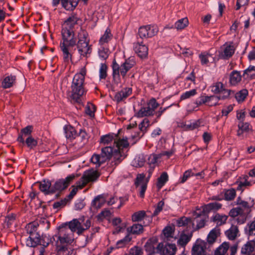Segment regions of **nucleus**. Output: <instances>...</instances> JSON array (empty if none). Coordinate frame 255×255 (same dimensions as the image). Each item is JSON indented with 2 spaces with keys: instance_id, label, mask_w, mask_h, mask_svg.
<instances>
[{
  "instance_id": "8fccbe9b",
  "label": "nucleus",
  "mask_w": 255,
  "mask_h": 255,
  "mask_svg": "<svg viewBox=\"0 0 255 255\" xmlns=\"http://www.w3.org/2000/svg\"><path fill=\"white\" fill-rule=\"evenodd\" d=\"M160 158V155L159 154H150L148 158V163L149 166H154L155 167Z\"/></svg>"
},
{
  "instance_id": "9d476101",
  "label": "nucleus",
  "mask_w": 255,
  "mask_h": 255,
  "mask_svg": "<svg viewBox=\"0 0 255 255\" xmlns=\"http://www.w3.org/2000/svg\"><path fill=\"white\" fill-rule=\"evenodd\" d=\"M211 91L216 94L222 99H226L229 97L232 91L225 88L224 84L221 82H216L211 86Z\"/></svg>"
},
{
  "instance_id": "f3484780",
  "label": "nucleus",
  "mask_w": 255,
  "mask_h": 255,
  "mask_svg": "<svg viewBox=\"0 0 255 255\" xmlns=\"http://www.w3.org/2000/svg\"><path fill=\"white\" fill-rule=\"evenodd\" d=\"M58 255H72L74 249L71 245H56Z\"/></svg>"
},
{
  "instance_id": "6e6d98bb",
  "label": "nucleus",
  "mask_w": 255,
  "mask_h": 255,
  "mask_svg": "<svg viewBox=\"0 0 255 255\" xmlns=\"http://www.w3.org/2000/svg\"><path fill=\"white\" fill-rule=\"evenodd\" d=\"M143 135V133L141 131H134V134H132L130 137L128 138V140L130 143L134 144Z\"/></svg>"
},
{
  "instance_id": "0e129e2a",
  "label": "nucleus",
  "mask_w": 255,
  "mask_h": 255,
  "mask_svg": "<svg viewBox=\"0 0 255 255\" xmlns=\"http://www.w3.org/2000/svg\"><path fill=\"white\" fill-rule=\"evenodd\" d=\"M222 99L218 96H211L209 102L207 104L209 106H214L218 104L219 101Z\"/></svg>"
},
{
  "instance_id": "e2e57ef3",
  "label": "nucleus",
  "mask_w": 255,
  "mask_h": 255,
  "mask_svg": "<svg viewBox=\"0 0 255 255\" xmlns=\"http://www.w3.org/2000/svg\"><path fill=\"white\" fill-rule=\"evenodd\" d=\"M174 232V229L172 227H166L163 230V234L166 238L172 237Z\"/></svg>"
},
{
  "instance_id": "aec40b11",
  "label": "nucleus",
  "mask_w": 255,
  "mask_h": 255,
  "mask_svg": "<svg viewBox=\"0 0 255 255\" xmlns=\"http://www.w3.org/2000/svg\"><path fill=\"white\" fill-rule=\"evenodd\" d=\"M239 231L238 227L235 225H232L231 227L225 232V235L230 240H235L238 236Z\"/></svg>"
},
{
  "instance_id": "680f3d73",
  "label": "nucleus",
  "mask_w": 255,
  "mask_h": 255,
  "mask_svg": "<svg viewBox=\"0 0 255 255\" xmlns=\"http://www.w3.org/2000/svg\"><path fill=\"white\" fill-rule=\"evenodd\" d=\"M149 126V121L147 119H144L139 125V129L140 131L144 133L146 131V128Z\"/></svg>"
},
{
  "instance_id": "f8f14e48",
  "label": "nucleus",
  "mask_w": 255,
  "mask_h": 255,
  "mask_svg": "<svg viewBox=\"0 0 255 255\" xmlns=\"http://www.w3.org/2000/svg\"><path fill=\"white\" fill-rule=\"evenodd\" d=\"M206 243L201 240L197 239L192 249V255H211L206 252Z\"/></svg>"
},
{
  "instance_id": "2f4dec72",
  "label": "nucleus",
  "mask_w": 255,
  "mask_h": 255,
  "mask_svg": "<svg viewBox=\"0 0 255 255\" xmlns=\"http://www.w3.org/2000/svg\"><path fill=\"white\" fill-rule=\"evenodd\" d=\"M248 176L247 175H243L240 177L239 181H238V186L237 187V190L243 191L244 190V188L247 186L251 185L250 182L248 181Z\"/></svg>"
},
{
  "instance_id": "cd10ccee",
  "label": "nucleus",
  "mask_w": 255,
  "mask_h": 255,
  "mask_svg": "<svg viewBox=\"0 0 255 255\" xmlns=\"http://www.w3.org/2000/svg\"><path fill=\"white\" fill-rule=\"evenodd\" d=\"M16 77L14 76H6L1 82V86L3 89L9 88L13 85L15 82Z\"/></svg>"
},
{
  "instance_id": "2eb2a0df",
  "label": "nucleus",
  "mask_w": 255,
  "mask_h": 255,
  "mask_svg": "<svg viewBox=\"0 0 255 255\" xmlns=\"http://www.w3.org/2000/svg\"><path fill=\"white\" fill-rule=\"evenodd\" d=\"M122 139L123 138H118V136L116 134H108L101 137L100 143L101 145H108L112 142L115 144V140L119 141Z\"/></svg>"
},
{
  "instance_id": "7ed1b4c3",
  "label": "nucleus",
  "mask_w": 255,
  "mask_h": 255,
  "mask_svg": "<svg viewBox=\"0 0 255 255\" xmlns=\"http://www.w3.org/2000/svg\"><path fill=\"white\" fill-rule=\"evenodd\" d=\"M128 138L124 137L122 140H115V145L113 146H107L102 148L101 153L106 160L113 156L115 164H118L125 158L122 150L128 147Z\"/></svg>"
},
{
  "instance_id": "dca6fc26",
  "label": "nucleus",
  "mask_w": 255,
  "mask_h": 255,
  "mask_svg": "<svg viewBox=\"0 0 255 255\" xmlns=\"http://www.w3.org/2000/svg\"><path fill=\"white\" fill-rule=\"evenodd\" d=\"M133 49L135 53L141 58L146 57L148 54V48L144 44L140 43H134Z\"/></svg>"
},
{
  "instance_id": "c85d7f7f",
  "label": "nucleus",
  "mask_w": 255,
  "mask_h": 255,
  "mask_svg": "<svg viewBox=\"0 0 255 255\" xmlns=\"http://www.w3.org/2000/svg\"><path fill=\"white\" fill-rule=\"evenodd\" d=\"M25 243L27 246L34 247L38 244L41 243L40 237L36 236L34 234L29 236L26 240Z\"/></svg>"
},
{
  "instance_id": "393cba45",
  "label": "nucleus",
  "mask_w": 255,
  "mask_h": 255,
  "mask_svg": "<svg viewBox=\"0 0 255 255\" xmlns=\"http://www.w3.org/2000/svg\"><path fill=\"white\" fill-rule=\"evenodd\" d=\"M255 249V241L254 240H251L248 241L242 247L241 253L245 255H250L252 253Z\"/></svg>"
},
{
  "instance_id": "5fc2aeb1",
  "label": "nucleus",
  "mask_w": 255,
  "mask_h": 255,
  "mask_svg": "<svg viewBox=\"0 0 255 255\" xmlns=\"http://www.w3.org/2000/svg\"><path fill=\"white\" fill-rule=\"evenodd\" d=\"M145 212L143 211H140L134 213L131 217L132 221L138 222L142 220L145 217Z\"/></svg>"
},
{
  "instance_id": "4c0bfd02",
  "label": "nucleus",
  "mask_w": 255,
  "mask_h": 255,
  "mask_svg": "<svg viewBox=\"0 0 255 255\" xmlns=\"http://www.w3.org/2000/svg\"><path fill=\"white\" fill-rule=\"evenodd\" d=\"M107 160L103 156L102 153L101 155L94 154L91 158V161L95 164L96 166H100V165L104 163Z\"/></svg>"
},
{
  "instance_id": "0eeeda50",
  "label": "nucleus",
  "mask_w": 255,
  "mask_h": 255,
  "mask_svg": "<svg viewBox=\"0 0 255 255\" xmlns=\"http://www.w3.org/2000/svg\"><path fill=\"white\" fill-rule=\"evenodd\" d=\"M135 64V61L133 57H130L126 60L121 66L116 61L113 63V75L115 80L119 79L121 74L123 77L126 75L127 72Z\"/></svg>"
},
{
  "instance_id": "3c124183",
  "label": "nucleus",
  "mask_w": 255,
  "mask_h": 255,
  "mask_svg": "<svg viewBox=\"0 0 255 255\" xmlns=\"http://www.w3.org/2000/svg\"><path fill=\"white\" fill-rule=\"evenodd\" d=\"M248 94V91L246 89H243L235 94V98L238 102H242L245 99Z\"/></svg>"
},
{
  "instance_id": "09e8293b",
  "label": "nucleus",
  "mask_w": 255,
  "mask_h": 255,
  "mask_svg": "<svg viewBox=\"0 0 255 255\" xmlns=\"http://www.w3.org/2000/svg\"><path fill=\"white\" fill-rule=\"evenodd\" d=\"M236 195L235 189L231 188L224 191L225 199L227 201L233 200Z\"/></svg>"
},
{
  "instance_id": "338daca9",
  "label": "nucleus",
  "mask_w": 255,
  "mask_h": 255,
  "mask_svg": "<svg viewBox=\"0 0 255 255\" xmlns=\"http://www.w3.org/2000/svg\"><path fill=\"white\" fill-rule=\"evenodd\" d=\"M191 219L185 217H181L177 222V225L179 227L184 226L191 222Z\"/></svg>"
},
{
  "instance_id": "473e14b6",
  "label": "nucleus",
  "mask_w": 255,
  "mask_h": 255,
  "mask_svg": "<svg viewBox=\"0 0 255 255\" xmlns=\"http://www.w3.org/2000/svg\"><path fill=\"white\" fill-rule=\"evenodd\" d=\"M145 160L146 158L144 155L140 154L135 156L132 161V164L134 167H140L144 165Z\"/></svg>"
},
{
  "instance_id": "79ce46f5",
  "label": "nucleus",
  "mask_w": 255,
  "mask_h": 255,
  "mask_svg": "<svg viewBox=\"0 0 255 255\" xmlns=\"http://www.w3.org/2000/svg\"><path fill=\"white\" fill-rule=\"evenodd\" d=\"M98 54L99 57L102 60H106L108 57L109 54V50L107 46L99 45Z\"/></svg>"
},
{
  "instance_id": "5701e85b",
  "label": "nucleus",
  "mask_w": 255,
  "mask_h": 255,
  "mask_svg": "<svg viewBox=\"0 0 255 255\" xmlns=\"http://www.w3.org/2000/svg\"><path fill=\"white\" fill-rule=\"evenodd\" d=\"M242 80V75L240 72L234 70L230 75V83L231 85H238Z\"/></svg>"
},
{
  "instance_id": "72a5a7b5",
  "label": "nucleus",
  "mask_w": 255,
  "mask_h": 255,
  "mask_svg": "<svg viewBox=\"0 0 255 255\" xmlns=\"http://www.w3.org/2000/svg\"><path fill=\"white\" fill-rule=\"evenodd\" d=\"M244 231L245 234L249 236L255 235V217L252 221L247 224Z\"/></svg>"
},
{
  "instance_id": "f257e3e1",
  "label": "nucleus",
  "mask_w": 255,
  "mask_h": 255,
  "mask_svg": "<svg viewBox=\"0 0 255 255\" xmlns=\"http://www.w3.org/2000/svg\"><path fill=\"white\" fill-rule=\"evenodd\" d=\"M91 225L90 220L84 217L74 219L61 225L59 227L56 245H71L74 240V233L76 232L80 235L88 229Z\"/></svg>"
},
{
  "instance_id": "37998d69",
  "label": "nucleus",
  "mask_w": 255,
  "mask_h": 255,
  "mask_svg": "<svg viewBox=\"0 0 255 255\" xmlns=\"http://www.w3.org/2000/svg\"><path fill=\"white\" fill-rule=\"evenodd\" d=\"M168 176L166 172H163L157 179V187L160 189L168 181Z\"/></svg>"
},
{
  "instance_id": "c03bdc74",
  "label": "nucleus",
  "mask_w": 255,
  "mask_h": 255,
  "mask_svg": "<svg viewBox=\"0 0 255 255\" xmlns=\"http://www.w3.org/2000/svg\"><path fill=\"white\" fill-rule=\"evenodd\" d=\"M243 76L246 78H255V66H250L247 69L244 71Z\"/></svg>"
},
{
  "instance_id": "603ef678",
  "label": "nucleus",
  "mask_w": 255,
  "mask_h": 255,
  "mask_svg": "<svg viewBox=\"0 0 255 255\" xmlns=\"http://www.w3.org/2000/svg\"><path fill=\"white\" fill-rule=\"evenodd\" d=\"M24 142L26 143L27 147L30 149H33L37 145V140L34 138L32 136L27 137Z\"/></svg>"
},
{
  "instance_id": "864d4df0",
  "label": "nucleus",
  "mask_w": 255,
  "mask_h": 255,
  "mask_svg": "<svg viewBox=\"0 0 255 255\" xmlns=\"http://www.w3.org/2000/svg\"><path fill=\"white\" fill-rule=\"evenodd\" d=\"M197 94L196 89H192L190 91H186L182 93L180 96V100H184L193 97Z\"/></svg>"
},
{
  "instance_id": "052dcab7",
  "label": "nucleus",
  "mask_w": 255,
  "mask_h": 255,
  "mask_svg": "<svg viewBox=\"0 0 255 255\" xmlns=\"http://www.w3.org/2000/svg\"><path fill=\"white\" fill-rule=\"evenodd\" d=\"M243 211L241 207L233 208L229 212V216L232 217H237Z\"/></svg>"
},
{
  "instance_id": "20e7f679",
  "label": "nucleus",
  "mask_w": 255,
  "mask_h": 255,
  "mask_svg": "<svg viewBox=\"0 0 255 255\" xmlns=\"http://www.w3.org/2000/svg\"><path fill=\"white\" fill-rule=\"evenodd\" d=\"M86 74V68L85 67H83L81 68L79 72L75 74L73 79L71 85L72 97L76 101L86 92L84 88V82Z\"/></svg>"
},
{
  "instance_id": "4be33fe9",
  "label": "nucleus",
  "mask_w": 255,
  "mask_h": 255,
  "mask_svg": "<svg viewBox=\"0 0 255 255\" xmlns=\"http://www.w3.org/2000/svg\"><path fill=\"white\" fill-rule=\"evenodd\" d=\"M192 234L191 233L185 234L182 232L177 240V244L181 247H185L187 243L191 240Z\"/></svg>"
},
{
  "instance_id": "49530a36",
  "label": "nucleus",
  "mask_w": 255,
  "mask_h": 255,
  "mask_svg": "<svg viewBox=\"0 0 255 255\" xmlns=\"http://www.w3.org/2000/svg\"><path fill=\"white\" fill-rule=\"evenodd\" d=\"M188 24V20L187 18L185 17L177 21L174 24V27L177 30H181L186 27Z\"/></svg>"
},
{
  "instance_id": "e433bc0d",
  "label": "nucleus",
  "mask_w": 255,
  "mask_h": 255,
  "mask_svg": "<svg viewBox=\"0 0 255 255\" xmlns=\"http://www.w3.org/2000/svg\"><path fill=\"white\" fill-rule=\"evenodd\" d=\"M38 226V224L36 222H31L27 225L26 229L29 236L34 234L36 236H40V235L36 232Z\"/></svg>"
},
{
  "instance_id": "412c9836",
  "label": "nucleus",
  "mask_w": 255,
  "mask_h": 255,
  "mask_svg": "<svg viewBox=\"0 0 255 255\" xmlns=\"http://www.w3.org/2000/svg\"><path fill=\"white\" fill-rule=\"evenodd\" d=\"M113 35L109 28H107L104 33L101 36L99 39V45L107 46L108 43L112 39Z\"/></svg>"
},
{
  "instance_id": "69168bd1",
  "label": "nucleus",
  "mask_w": 255,
  "mask_h": 255,
  "mask_svg": "<svg viewBox=\"0 0 255 255\" xmlns=\"http://www.w3.org/2000/svg\"><path fill=\"white\" fill-rule=\"evenodd\" d=\"M158 106L159 105L155 99H151L147 104V107L150 108L153 114H154L155 110L158 107Z\"/></svg>"
},
{
  "instance_id": "f704fd0d",
  "label": "nucleus",
  "mask_w": 255,
  "mask_h": 255,
  "mask_svg": "<svg viewBox=\"0 0 255 255\" xmlns=\"http://www.w3.org/2000/svg\"><path fill=\"white\" fill-rule=\"evenodd\" d=\"M65 137L67 138H74L76 136V131L75 128L70 125H66L64 127Z\"/></svg>"
},
{
  "instance_id": "423d86ee",
  "label": "nucleus",
  "mask_w": 255,
  "mask_h": 255,
  "mask_svg": "<svg viewBox=\"0 0 255 255\" xmlns=\"http://www.w3.org/2000/svg\"><path fill=\"white\" fill-rule=\"evenodd\" d=\"M99 175L98 172L94 169H91L84 172L82 178L76 183V187L74 188L71 191L69 196L73 198L76 194L78 189H82L88 182L95 181Z\"/></svg>"
},
{
  "instance_id": "c9c22d12",
  "label": "nucleus",
  "mask_w": 255,
  "mask_h": 255,
  "mask_svg": "<svg viewBox=\"0 0 255 255\" xmlns=\"http://www.w3.org/2000/svg\"><path fill=\"white\" fill-rule=\"evenodd\" d=\"M228 219V216L220 214H216L212 217V220L218 226L225 224Z\"/></svg>"
},
{
  "instance_id": "b1692460",
  "label": "nucleus",
  "mask_w": 255,
  "mask_h": 255,
  "mask_svg": "<svg viewBox=\"0 0 255 255\" xmlns=\"http://www.w3.org/2000/svg\"><path fill=\"white\" fill-rule=\"evenodd\" d=\"M177 250L175 244H168L165 246L162 251H160L161 255H174Z\"/></svg>"
},
{
  "instance_id": "39448f33",
  "label": "nucleus",
  "mask_w": 255,
  "mask_h": 255,
  "mask_svg": "<svg viewBox=\"0 0 255 255\" xmlns=\"http://www.w3.org/2000/svg\"><path fill=\"white\" fill-rule=\"evenodd\" d=\"M77 47L81 56L87 57L91 52V48L89 44V39L87 31L81 29L78 33Z\"/></svg>"
},
{
  "instance_id": "774afa93",
  "label": "nucleus",
  "mask_w": 255,
  "mask_h": 255,
  "mask_svg": "<svg viewBox=\"0 0 255 255\" xmlns=\"http://www.w3.org/2000/svg\"><path fill=\"white\" fill-rule=\"evenodd\" d=\"M247 220V215L243 211L236 218L238 224L241 225L244 224Z\"/></svg>"
},
{
  "instance_id": "c756f323",
  "label": "nucleus",
  "mask_w": 255,
  "mask_h": 255,
  "mask_svg": "<svg viewBox=\"0 0 255 255\" xmlns=\"http://www.w3.org/2000/svg\"><path fill=\"white\" fill-rule=\"evenodd\" d=\"M220 234V230L218 227H215L209 232L207 240L209 243H214Z\"/></svg>"
},
{
  "instance_id": "a18cd8bd",
  "label": "nucleus",
  "mask_w": 255,
  "mask_h": 255,
  "mask_svg": "<svg viewBox=\"0 0 255 255\" xmlns=\"http://www.w3.org/2000/svg\"><path fill=\"white\" fill-rule=\"evenodd\" d=\"M105 202V197L102 195H99L93 201L92 204L95 208H100L104 204Z\"/></svg>"
},
{
  "instance_id": "6e6552de",
  "label": "nucleus",
  "mask_w": 255,
  "mask_h": 255,
  "mask_svg": "<svg viewBox=\"0 0 255 255\" xmlns=\"http://www.w3.org/2000/svg\"><path fill=\"white\" fill-rule=\"evenodd\" d=\"M154 167V166H149V169L148 170V175L146 179H145V175L144 173L138 174L136 176L134 184L139 192V196L141 198H143L144 196L147 183L152 174Z\"/></svg>"
},
{
  "instance_id": "7c9ffc66",
  "label": "nucleus",
  "mask_w": 255,
  "mask_h": 255,
  "mask_svg": "<svg viewBox=\"0 0 255 255\" xmlns=\"http://www.w3.org/2000/svg\"><path fill=\"white\" fill-rule=\"evenodd\" d=\"M79 0H62V6L67 10H73L77 5Z\"/></svg>"
},
{
  "instance_id": "a19ab883",
  "label": "nucleus",
  "mask_w": 255,
  "mask_h": 255,
  "mask_svg": "<svg viewBox=\"0 0 255 255\" xmlns=\"http://www.w3.org/2000/svg\"><path fill=\"white\" fill-rule=\"evenodd\" d=\"M229 248L228 242L223 243L215 251V255H225Z\"/></svg>"
},
{
  "instance_id": "bf43d9fd",
  "label": "nucleus",
  "mask_w": 255,
  "mask_h": 255,
  "mask_svg": "<svg viewBox=\"0 0 255 255\" xmlns=\"http://www.w3.org/2000/svg\"><path fill=\"white\" fill-rule=\"evenodd\" d=\"M222 206V205L217 202L210 203L206 205V207L208 210H218Z\"/></svg>"
},
{
  "instance_id": "de8ad7c7",
  "label": "nucleus",
  "mask_w": 255,
  "mask_h": 255,
  "mask_svg": "<svg viewBox=\"0 0 255 255\" xmlns=\"http://www.w3.org/2000/svg\"><path fill=\"white\" fill-rule=\"evenodd\" d=\"M131 240V237L130 235H127L123 239L118 241L117 242L116 246L117 248H121L126 246Z\"/></svg>"
},
{
  "instance_id": "58836bf2",
  "label": "nucleus",
  "mask_w": 255,
  "mask_h": 255,
  "mask_svg": "<svg viewBox=\"0 0 255 255\" xmlns=\"http://www.w3.org/2000/svg\"><path fill=\"white\" fill-rule=\"evenodd\" d=\"M122 223V220L120 218H115L112 220L113 225L116 227L115 231H114V234L119 233L121 232L125 227L126 225H121Z\"/></svg>"
},
{
  "instance_id": "4468645a",
  "label": "nucleus",
  "mask_w": 255,
  "mask_h": 255,
  "mask_svg": "<svg viewBox=\"0 0 255 255\" xmlns=\"http://www.w3.org/2000/svg\"><path fill=\"white\" fill-rule=\"evenodd\" d=\"M201 64L204 66H209L215 62L216 58L213 55L207 52H203L199 55Z\"/></svg>"
},
{
  "instance_id": "ea45409f",
  "label": "nucleus",
  "mask_w": 255,
  "mask_h": 255,
  "mask_svg": "<svg viewBox=\"0 0 255 255\" xmlns=\"http://www.w3.org/2000/svg\"><path fill=\"white\" fill-rule=\"evenodd\" d=\"M153 115L149 108L142 107L137 112L135 113V116L137 118H142Z\"/></svg>"
},
{
  "instance_id": "6ab92c4d",
  "label": "nucleus",
  "mask_w": 255,
  "mask_h": 255,
  "mask_svg": "<svg viewBox=\"0 0 255 255\" xmlns=\"http://www.w3.org/2000/svg\"><path fill=\"white\" fill-rule=\"evenodd\" d=\"M131 93V89L127 88L117 93L115 96V99L117 102H120L128 97Z\"/></svg>"
},
{
  "instance_id": "1a4fd4ad",
  "label": "nucleus",
  "mask_w": 255,
  "mask_h": 255,
  "mask_svg": "<svg viewBox=\"0 0 255 255\" xmlns=\"http://www.w3.org/2000/svg\"><path fill=\"white\" fill-rule=\"evenodd\" d=\"M159 31L156 25H147L141 26L138 29V35L142 39H147L155 36Z\"/></svg>"
},
{
  "instance_id": "9b49d317",
  "label": "nucleus",
  "mask_w": 255,
  "mask_h": 255,
  "mask_svg": "<svg viewBox=\"0 0 255 255\" xmlns=\"http://www.w3.org/2000/svg\"><path fill=\"white\" fill-rule=\"evenodd\" d=\"M75 176L74 174H71L68 176L65 179H61L55 182L52 186L51 191L53 193L56 191H61L66 188L70 183L74 179Z\"/></svg>"
},
{
  "instance_id": "a211bd4d",
  "label": "nucleus",
  "mask_w": 255,
  "mask_h": 255,
  "mask_svg": "<svg viewBox=\"0 0 255 255\" xmlns=\"http://www.w3.org/2000/svg\"><path fill=\"white\" fill-rule=\"evenodd\" d=\"M33 128L31 126H28L22 128L18 137L17 141L22 143H24V137L25 136H31V134Z\"/></svg>"
},
{
  "instance_id": "f03ea898",
  "label": "nucleus",
  "mask_w": 255,
  "mask_h": 255,
  "mask_svg": "<svg viewBox=\"0 0 255 255\" xmlns=\"http://www.w3.org/2000/svg\"><path fill=\"white\" fill-rule=\"evenodd\" d=\"M77 22L75 16L69 17L62 25L61 34L62 41L60 43V48L63 52V58L65 61H69L71 58V54L69 52V47L76 45L77 39L72 28Z\"/></svg>"
},
{
  "instance_id": "bb28decb",
  "label": "nucleus",
  "mask_w": 255,
  "mask_h": 255,
  "mask_svg": "<svg viewBox=\"0 0 255 255\" xmlns=\"http://www.w3.org/2000/svg\"><path fill=\"white\" fill-rule=\"evenodd\" d=\"M128 234L139 235L143 232L142 225L139 224H134L132 226L128 227L127 229Z\"/></svg>"
},
{
  "instance_id": "13d9d810",
  "label": "nucleus",
  "mask_w": 255,
  "mask_h": 255,
  "mask_svg": "<svg viewBox=\"0 0 255 255\" xmlns=\"http://www.w3.org/2000/svg\"><path fill=\"white\" fill-rule=\"evenodd\" d=\"M95 112V106L91 104L88 103L85 108L86 113L89 115L90 117H93L94 116V113Z\"/></svg>"
},
{
  "instance_id": "ddd939ff",
  "label": "nucleus",
  "mask_w": 255,
  "mask_h": 255,
  "mask_svg": "<svg viewBox=\"0 0 255 255\" xmlns=\"http://www.w3.org/2000/svg\"><path fill=\"white\" fill-rule=\"evenodd\" d=\"M235 48L233 43H226L221 47L220 57L222 59H228L234 53Z\"/></svg>"
},
{
  "instance_id": "a878e982",
  "label": "nucleus",
  "mask_w": 255,
  "mask_h": 255,
  "mask_svg": "<svg viewBox=\"0 0 255 255\" xmlns=\"http://www.w3.org/2000/svg\"><path fill=\"white\" fill-rule=\"evenodd\" d=\"M51 183L48 180H44L39 184V189L46 194L53 193L51 191L52 189Z\"/></svg>"
},
{
  "instance_id": "4d7b16f0",
  "label": "nucleus",
  "mask_w": 255,
  "mask_h": 255,
  "mask_svg": "<svg viewBox=\"0 0 255 255\" xmlns=\"http://www.w3.org/2000/svg\"><path fill=\"white\" fill-rule=\"evenodd\" d=\"M107 66L105 63H101L99 69V77L100 79H105L107 77Z\"/></svg>"
}]
</instances>
